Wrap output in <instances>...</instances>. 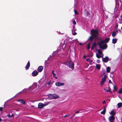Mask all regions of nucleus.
Instances as JSON below:
<instances>
[{
  "label": "nucleus",
  "mask_w": 122,
  "mask_h": 122,
  "mask_svg": "<svg viewBox=\"0 0 122 122\" xmlns=\"http://www.w3.org/2000/svg\"><path fill=\"white\" fill-rule=\"evenodd\" d=\"M91 34L92 35L88 38V41L90 40L92 41H93L94 38L97 39L98 36L99 34V33L97 29H92L91 31Z\"/></svg>",
  "instance_id": "f257e3e1"
},
{
  "label": "nucleus",
  "mask_w": 122,
  "mask_h": 122,
  "mask_svg": "<svg viewBox=\"0 0 122 122\" xmlns=\"http://www.w3.org/2000/svg\"><path fill=\"white\" fill-rule=\"evenodd\" d=\"M97 44L100 49H105L107 48V45L106 43H104L103 40H101L97 42Z\"/></svg>",
  "instance_id": "f03ea898"
},
{
  "label": "nucleus",
  "mask_w": 122,
  "mask_h": 122,
  "mask_svg": "<svg viewBox=\"0 0 122 122\" xmlns=\"http://www.w3.org/2000/svg\"><path fill=\"white\" fill-rule=\"evenodd\" d=\"M63 64L69 66L70 68L72 69H74V63L71 61H66L65 62L63 63Z\"/></svg>",
  "instance_id": "7ed1b4c3"
},
{
  "label": "nucleus",
  "mask_w": 122,
  "mask_h": 122,
  "mask_svg": "<svg viewBox=\"0 0 122 122\" xmlns=\"http://www.w3.org/2000/svg\"><path fill=\"white\" fill-rule=\"evenodd\" d=\"M37 84L36 83H34L31 86L29 87V90L31 92L34 93L37 89Z\"/></svg>",
  "instance_id": "20e7f679"
},
{
  "label": "nucleus",
  "mask_w": 122,
  "mask_h": 122,
  "mask_svg": "<svg viewBox=\"0 0 122 122\" xmlns=\"http://www.w3.org/2000/svg\"><path fill=\"white\" fill-rule=\"evenodd\" d=\"M107 76L105 75H104L103 77L102 78L101 81L100 82V84L101 85L103 84L107 79Z\"/></svg>",
  "instance_id": "39448f33"
},
{
  "label": "nucleus",
  "mask_w": 122,
  "mask_h": 122,
  "mask_svg": "<svg viewBox=\"0 0 122 122\" xmlns=\"http://www.w3.org/2000/svg\"><path fill=\"white\" fill-rule=\"evenodd\" d=\"M49 97L50 98L52 99H56L59 97L58 95L55 94H50Z\"/></svg>",
  "instance_id": "423d86ee"
},
{
  "label": "nucleus",
  "mask_w": 122,
  "mask_h": 122,
  "mask_svg": "<svg viewBox=\"0 0 122 122\" xmlns=\"http://www.w3.org/2000/svg\"><path fill=\"white\" fill-rule=\"evenodd\" d=\"M102 60L103 62L107 63L109 60V58L107 56H106L105 58L102 57Z\"/></svg>",
  "instance_id": "0eeeda50"
},
{
  "label": "nucleus",
  "mask_w": 122,
  "mask_h": 122,
  "mask_svg": "<svg viewBox=\"0 0 122 122\" xmlns=\"http://www.w3.org/2000/svg\"><path fill=\"white\" fill-rule=\"evenodd\" d=\"M38 74V72L34 70V71L31 74L32 76H36Z\"/></svg>",
  "instance_id": "6e6552de"
},
{
  "label": "nucleus",
  "mask_w": 122,
  "mask_h": 122,
  "mask_svg": "<svg viewBox=\"0 0 122 122\" xmlns=\"http://www.w3.org/2000/svg\"><path fill=\"white\" fill-rule=\"evenodd\" d=\"M115 119L114 116L113 115H112L109 117L108 120L109 121H114Z\"/></svg>",
  "instance_id": "1a4fd4ad"
},
{
  "label": "nucleus",
  "mask_w": 122,
  "mask_h": 122,
  "mask_svg": "<svg viewBox=\"0 0 122 122\" xmlns=\"http://www.w3.org/2000/svg\"><path fill=\"white\" fill-rule=\"evenodd\" d=\"M43 67L42 66H39L37 70L39 72H41L42 71Z\"/></svg>",
  "instance_id": "9d476101"
},
{
  "label": "nucleus",
  "mask_w": 122,
  "mask_h": 122,
  "mask_svg": "<svg viewBox=\"0 0 122 122\" xmlns=\"http://www.w3.org/2000/svg\"><path fill=\"white\" fill-rule=\"evenodd\" d=\"M97 46V45L95 42L93 43L92 45V46L91 48V50H94V47H96Z\"/></svg>",
  "instance_id": "9b49d317"
},
{
  "label": "nucleus",
  "mask_w": 122,
  "mask_h": 122,
  "mask_svg": "<svg viewBox=\"0 0 122 122\" xmlns=\"http://www.w3.org/2000/svg\"><path fill=\"white\" fill-rule=\"evenodd\" d=\"M64 84L63 83L60 82H57L56 83V85L58 86H63L64 85Z\"/></svg>",
  "instance_id": "f8f14e48"
},
{
  "label": "nucleus",
  "mask_w": 122,
  "mask_h": 122,
  "mask_svg": "<svg viewBox=\"0 0 122 122\" xmlns=\"http://www.w3.org/2000/svg\"><path fill=\"white\" fill-rule=\"evenodd\" d=\"M44 104L41 103H40L38 105V108H41L44 107Z\"/></svg>",
  "instance_id": "ddd939ff"
},
{
  "label": "nucleus",
  "mask_w": 122,
  "mask_h": 122,
  "mask_svg": "<svg viewBox=\"0 0 122 122\" xmlns=\"http://www.w3.org/2000/svg\"><path fill=\"white\" fill-rule=\"evenodd\" d=\"M30 66V63L29 61H28V63L26 65L25 68L27 70L29 69Z\"/></svg>",
  "instance_id": "4468645a"
},
{
  "label": "nucleus",
  "mask_w": 122,
  "mask_h": 122,
  "mask_svg": "<svg viewBox=\"0 0 122 122\" xmlns=\"http://www.w3.org/2000/svg\"><path fill=\"white\" fill-rule=\"evenodd\" d=\"M17 101L19 102L20 103H22L24 104H25L26 102L25 101L23 100L19 99Z\"/></svg>",
  "instance_id": "2eb2a0df"
},
{
  "label": "nucleus",
  "mask_w": 122,
  "mask_h": 122,
  "mask_svg": "<svg viewBox=\"0 0 122 122\" xmlns=\"http://www.w3.org/2000/svg\"><path fill=\"white\" fill-rule=\"evenodd\" d=\"M110 40V38H109L107 37L104 40H103V41L104 43H107Z\"/></svg>",
  "instance_id": "dca6fc26"
},
{
  "label": "nucleus",
  "mask_w": 122,
  "mask_h": 122,
  "mask_svg": "<svg viewBox=\"0 0 122 122\" xmlns=\"http://www.w3.org/2000/svg\"><path fill=\"white\" fill-rule=\"evenodd\" d=\"M116 114V113L115 112H114V110H112L110 113V114L112 115H113L114 116Z\"/></svg>",
  "instance_id": "f3484780"
},
{
  "label": "nucleus",
  "mask_w": 122,
  "mask_h": 122,
  "mask_svg": "<svg viewBox=\"0 0 122 122\" xmlns=\"http://www.w3.org/2000/svg\"><path fill=\"white\" fill-rule=\"evenodd\" d=\"M106 108L105 107L104 108L103 110L101 112V114H105V113L106 112Z\"/></svg>",
  "instance_id": "a211bd4d"
},
{
  "label": "nucleus",
  "mask_w": 122,
  "mask_h": 122,
  "mask_svg": "<svg viewBox=\"0 0 122 122\" xmlns=\"http://www.w3.org/2000/svg\"><path fill=\"white\" fill-rule=\"evenodd\" d=\"M122 106V103L121 102H119L117 104V106L118 108L121 107Z\"/></svg>",
  "instance_id": "6ab92c4d"
},
{
  "label": "nucleus",
  "mask_w": 122,
  "mask_h": 122,
  "mask_svg": "<svg viewBox=\"0 0 122 122\" xmlns=\"http://www.w3.org/2000/svg\"><path fill=\"white\" fill-rule=\"evenodd\" d=\"M84 13L85 14L87 15H88L90 14L89 11L87 10H85Z\"/></svg>",
  "instance_id": "aec40b11"
},
{
  "label": "nucleus",
  "mask_w": 122,
  "mask_h": 122,
  "mask_svg": "<svg viewBox=\"0 0 122 122\" xmlns=\"http://www.w3.org/2000/svg\"><path fill=\"white\" fill-rule=\"evenodd\" d=\"M117 39H113L112 40V43L113 44H115L116 43L117 41Z\"/></svg>",
  "instance_id": "412c9836"
},
{
  "label": "nucleus",
  "mask_w": 122,
  "mask_h": 122,
  "mask_svg": "<svg viewBox=\"0 0 122 122\" xmlns=\"http://www.w3.org/2000/svg\"><path fill=\"white\" fill-rule=\"evenodd\" d=\"M96 68L98 70H100L101 68L100 65L98 64L96 65Z\"/></svg>",
  "instance_id": "4be33fe9"
},
{
  "label": "nucleus",
  "mask_w": 122,
  "mask_h": 122,
  "mask_svg": "<svg viewBox=\"0 0 122 122\" xmlns=\"http://www.w3.org/2000/svg\"><path fill=\"white\" fill-rule=\"evenodd\" d=\"M104 89L106 92H108L111 91V89L110 87H108V90L106 89Z\"/></svg>",
  "instance_id": "5701e85b"
},
{
  "label": "nucleus",
  "mask_w": 122,
  "mask_h": 122,
  "mask_svg": "<svg viewBox=\"0 0 122 122\" xmlns=\"http://www.w3.org/2000/svg\"><path fill=\"white\" fill-rule=\"evenodd\" d=\"M97 50V52L99 54H100V55H101L102 54V51L101 50H100V49H99Z\"/></svg>",
  "instance_id": "b1692460"
},
{
  "label": "nucleus",
  "mask_w": 122,
  "mask_h": 122,
  "mask_svg": "<svg viewBox=\"0 0 122 122\" xmlns=\"http://www.w3.org/2000/svg\"><path fill=\"white\" fill-rule=\"evenodd\" d=\"M116 32L115 31H114L112 32V37H114L116 36Z\"/></svg>",
  "instance_id": "393cba45"
},
{
  "label": "nucleus",
  "mask_w": 122,
  "mask_h": 122,
  "mask_svg": "<svg viewBox=\"0 0 122 122\" xmlns=\"http://www.w3.org/2000/svg\"><path fill=\"white\" fill-rule=\"evenodd\" d=\"M110 68L109 67H108L107 68V72H109L110 71Z\"/></svg>",
  "instance_id": "a878e982"
},
{
  "label": "nucleus",
  "mask_w": 122,
  "mask_h": 122,
  "mask_svg": "<svg viewBox=\"0 0 122 122\" xmlns=\"http://www.w3.org/2000/svg\"><path fill=\"white\" fill-rule=\"evenodd\" d=\"M49 104V102H44V106H45L47 105L48 104Z\"/></svg>",
  "instance_id": "bb28decb"
},
{
  "label": "nucleus",
  "mask_w": 122,
  "mask_h": 122,
  "mask_svg": "<svg viewBox=\"0 0 122 122\" xmlns=\"http://www.w3.org/2000/svg\"><path fill=\"white\" fill-rule=\"evenodd\" d=\"M118 92L120 93H122V88H121L118 91Z\"/></svg>",
  "instance_id": "cd10ccee"
},
{
  "label": "nucleus",
  "mask_w": 122,
  "mask_h": 122,
  "mask_svg": "<svg viewBox=\"0 0 122 122\" xmlns=\"http://www.w3.org/2000/svg\"><path fill=\"white\" fill-rule=\"evenodd\" d=\"M74 12L75 13L76 15H78L79 14V13L76 10H74Z\"/></svg>",
  "instance_id": "c85d7f7f"
},
{
  "label": "nucleus",
  "mask_w": 122,
  "mask_h": 122,
  "mask_svg": "<svg viewBox=\"0 0 122 122\" xmlns=\"http://www.w3.org/2000/svg\"><path fill=\"white\" fill-rule=\"evenodd\" d=\"M90 44L89 43H88V45L87 46V49H89L90 48Z\"/></svg>",
  "instance_id": "c756f323"
},
{
  "label": "nucleus",
  "mask_w": 122,
  "mask_h": 122,
  "mask_svg": "<svg viewBox=\"0 0 122 122\" xmlns=\"http://www.w3.org/2000/svg\"><path fill=\"white\" fill-rule=\"evenodd\" d=\"M96 56L98 58H100L101 57V56H100L99 54H97L96 55Z\"/></svg>",
  "instance_id": "7c9ffc66"
},
{
  "label": "nucleus",
  "mask_w": 122,
  "mask_h": 122,
  "mask_svg": "<svg viewBox=\"0 0 122 122\" xmlns=\"http://www.w3.org/2000/svg\"><path fill=\"white\" fill-rule=\"evenodd\" d=\"M118 26V25L117 23L115 25V28L116 29H117Z\"/></svg>",
  "instance_id": "2f4dec72"
},
{
  "label": "nucleus",
  "mask_w": 122,
  "mask_h": 122,
  "mask_svg": "<svg viewBox=\"0 0 122 122\" xmlns=\"http://www.w3.org/2000/svg\"><path fill=\"white\" fill-rule=\"evenodd\" d=\"M73 23L74 25H75L76 24V23L75 20H73Z\"/></svg>",
  "instance_id": "473e14b6"
},
{
  "label": "nucleus",
  "mask_w": 122,
  "mask_h": 122,
  "mask_svg": "<svg viewBox=\"0 0 122 122\" xmlns=\"http://www.w3.org/2000/svg\"><path fill=\"white\" fill-rule=\"evenodd\" d=\"M52 75H53V77H55V78L56 79L57 78V77L55 76H56V74H55L54 73Z\"/></svg>",
  "instance_id": "72a5a7b5"
},
{
  "label": "nucleus",
  "mask_w": 122,
  "mask_h": 122,
  "mask_svg": "<svg viewBox=\"0 0 122 122\" xmlns=\"http://www.w3.org/2000/svg\"><path fill=\"white\" fill-rule=\"evenodd\" d=\"M51 83V81H49L47 83V84L48 85H50Z\"/></svg>",
  "instance_id": "f704fd0d"
},
{
  "label": "nucleus",
  "mask_w": 122,
  "mask_h": 122,
  "mask_svg": "<svg viewBox=\"0 0 122 122\" xmlns=\"http://www.w3.org/2000/svg\"><path fill=\"white\" fill-rule=\"evenodd\" d=\"M70 115V114H68L65 115L64 117H69Z\"/></svg>",
  "instance_id": "c9c22d12"
},
{
  "label": "nucleus",
  "mask_w": 122,
  "mask_h": 122,
  "mask_svg": "<svg viewBox=\"0 0 122 122\" xmlns=\"http://www.w3.org/2000/svg\"><path fill=\"white\" fill-rule=\"evenodd\" d=\"M75 114H76V113H75V114H73V115L72 116H71V119H72V118H73V117L75 115Z\"/></svg>",
  "instance_id": "e433bc0d"
},
{
  "label": "nucleus",
  "mask_w": 122,
  "mask_h": 122,
  "mask_svg": "<svg viewBox=\"0 0 122 122\" xmlns=\"http://www.w3.org/2000/svg\"><path fill=\"white\" fill-rule=\"evenodd\" d=\"M3 108L2 107H0V111H2L3 110Z\"/></svg>",
  "instance_id": "4c0bfd02"
},
{
  "label": "nucleus",
  "mask_w": 122,
  "mask_h": 122,
  "mask_svg": "<svg viewBox=\"0 0 122 122\" xmlns=\"http://www.w3.org/2000/svg\"><path fill=\"white\" fill-rule=\"evenodd\" d=\"M114 88L115 91H116L117 90V89L116 88V86H114Z\"/></svg>",
  "instance_id": "58836bf2"
},
{
  "label": "nucleus",
  "mask_w": 122,
  "mask_h": 122,
  "mask_svg": "<svg viewBox=\"0 0 122 122\" xmlns=\"http://www.w3.org/2000/svg\"><path fill=\"white\" fill-rule=\"evenodd\" d=\"M106 102L105 100H104L102 102V103L103 104H105L106 103Z\"/></svg>",
  "instance_id": "ea45409f"
},
{
  "label": "nucleus",
  "mask_w": 122,
  "mask_h": 122,
  "mask_svg": "<svg viewBox=\"0 0 122 122\" xmlns=\"http://www.w3.org/2000/svg\"><path fill=\"white\" fill-rule=\"evenodd\" d=\"M115 32H116V34L118 33V31L117 30V29H116V31Z\"/></svg>",
  "instance_id": "a19ab883"
},
{
  "label": "nucleus",
  "mask_w": 122,
  "mask_h": 122,
  "mask_svg": "<svg viewBox=\"0 0 122 122\" xmlns=\"http://www.w3.org/2000/svg\"><path fill=\"white\" fill-rule=\"evenodd\" d=\"M77 34V33L76 32H74L73 33V35L74 36Z\"/></svg>",
  "instance_id": "79ce46f5"
},
{
  "label": "nucleus",
  "mask_w": 122,
  "mask_h": 122,
  "mask_svg": "<svg viewBox=\"0 0 122 122\" xmlns=\"http://www.w3.org/2000/svg\"><path fill=\"white\" fill-rule=\"evenodd\" d=\"M90 58H88L86 59V61H90Z\"/></svg>",
  "instance_id": "37998d69"
},
{
  "label": "nucleus",
  "mask_w": 122,
  "mask_h": 122,
  "mask_svg": "<svg viewBox=\"0 0 122 122\" xmlns=\"http://www.w3.org/2000/svg\"><path fill=\"white\" fill-rule=\"evenodd\" d=\"M97 62L98 63H99L100 62V60H99V59L97 60Z\"/></svg>",
  "instance_id": "c03bdc74"
},
{
  "label": "nucleus",
  "mask_w": 122,
  "mask_h": 122,
  "mask_svg": "<svg viewBox=\"0 0 122 122\" xmlns=\"http://www.w3.org/2000/svg\"><path fill=\"white\" fill-rule=\"evenodd\" d=\"M109 82L111 84H112V82L110 80H109Z\"/></svg>",
  "instance_id": "a18cd8bd"
},
{
  "label": "nucleus",
  "mask_w": 122,
  "mask_h": 122,
  "mask_svg": "<svg viewBox=\"0 0 122 122\" xmlns=\"http://www.w3.org/2000/svg\"><path fill=\"white\" fill-rule=\"evenodd\" d=\"M7 116L9 117H10V114H8L7 115Z\"/></svg>",
  "instance_id": "49530a36"
},
{
  "label": "nucleus",
  "mask_w": 122,
  "mask_h": 122,
  "mask_svg": "<svg viewBox=\"0 0 122 122\" xmlns=\"http://www.w3.org/2000/svg\"><path fill=\"white\" fill-rule=\"evenodd\" d=\"M14 116V115L13 114H12L11 115H10V117H13Z\"/></svg>",
  "instance_id": "de8ad7c7"
},
{
  "label": "nucleus",
  "mask_w": 122,
  "mask_h": 122,
  "mask_svg": "<svg viewBox=\"0 0 122 122\" xmlns=\"http://www.w3.org/2000/svg\"><path fill=\"white\" fill-rule=\"evenodd\" d=\"M54 71L53 70L52 71V74H53L54 73Z\"/></svg>",
  "instance_id": "09e8293b"
},
{
  "label": "nucleus",
  "mask_w": 122,
  "mask_h": 122,
  "mask_svg": "<svg viewBox=\"0 0 122 122\" xmlns=\"http://www.w3.org/2000/svg\"><path fill=\"white\" fill-rule=\"evenodd\" d=\"M79 44V45H83V44L81 43H80Z\"/></svg>",
  "instance_id": "8fccbe9b"
},
{
  "label": "nucleus",
  "mask_w": 122,
  "mask_h": 122,
  "mask_svg": "<svg viewBox=\"0 0 122 122\" xmlns=\"http://www.w3.org/2000/svg\"><path fill=\"white\" fill-rule=\"evenodd\" d=\"M79 111H77L76 112V113H79Z\"/></svg>",
  "instance_id": "3c124183"
},
{
  "label": "nucleus",
  "mask_w": 122,
  "mask_h": 122,
  "mask_svg": "<svg viewBox=\"0 0 122 122\" xmlns=\"http://www.w3.org/2000/svg\"><path fill=\"white\" fill-rule=\"evenodd\" d=\"M90 61L91 62H92V60H90V61Z\"/></svg>",
  "instance_id": "603ef678"
},
{
  "label": "nucleus",
  "mask_w": 122,
  "mask_h": 122,
  "mask_svg": "<svg viewBox=\"0 0 122 122\" xmlns=\"http://www.w3.org/2000/svg\"><path fill=\"white\" fill-rule=\"evenodd\" d=\"M75 26L74 25L73 26V29H74L75 28Z\"/></svg>",
  "instance_id": "864d4df0"
},
{
  "label": "nucleus",
  "mask_w": 122,
  "mask_h": 122,
  "mask_svg": "<svg viewBox=\"0 0 122 122\" xmlns=\"http://www.w3.org/2000/svg\"><path fill=\"white\" fill-rule=\"evenodd\" d=\"M86 57V56H83V57L84 58H85Z\"/></svg>",
  "instance_id": "5fc2aeb1"
},
{
  "label": "nucleus",
  "mask_w": 122,
  "mask_h": 122,
  "mask_svg": "<svg viewBox=\"0 0 122 122\" xmlns=\"http://www.w3.org/2000/svg\"><path fill=\"white\" fill-rule=\"evenodd\" d=\"M2 121V119L1 118H0V122L1 121Z\"/></svg>",
  "instance_id": "6e6d98bb"
},
{
  "label": "nucleus",
  "mask_w": 122,
  "mask_h": 122,
  "mask_svg": "<svg viewBox=\"0 0 122 122\" xmlns=\"http://www.w3.org/2000/svg\"><path fill=\"white\" fill-rule=\"evenodd\" d=\"M109 121L110 122H114V121Z\"/></svg>",
  "instance_id": "4d7b16f0"
},
{
  "label": "nucleus",
  "mask_w": 122,
  "mask_h": 122,
  "mask_svg": "<svg viewBox=\"0 0 122 122\" xmlns=\"http://www.w3.org/2000/svg\"><path fill=\"white\" fill-rule=\"evenodd\" d=\"M110 93H112V91H110Z\"/></svg>",
  "instance_id": "13d9d810"
},
{
  "label": "nucleus",
  "mask_w": 122,
  "mask_h": 122,
  "mask_svg": "<svg viewBox=\"0 0 122 122\" xmlns=\"http://www.w3.org/2000/svg\"><path fill=\"white\" fill-rule=\"evenodd\" d=\"M121 29L122 30V27H121Z\"/></svg>",
  "instance_id": "bf43d9fd"
},
{
  "label": "nucleus",
  "mask_w": 122,
  "mask_h": 122,
  "mask_svg": "<svg viewBox=\"0 0 122 122\" xmlns=\"http://www.w3.org/2000/svg\"><path fill=\"white\" fill-rule=\"evenodd\" d=\"M103 57V56H101V57H102H102Z\"/></svg>",
  "instance_id": "052dcab7"
},
{
  "label": "nucleus",
  "mask_w": 122,
  "mask_h": 122,
  "mask_svg": "<svg viewBox=\"0 0 122 122\" xmlns=\"http://www.w3.org/2000/svg\"><path fill=\"white\" fill-rule=\"evenodd\" d=\"M119 31H121V30H119Z\"/></svg>",
  "instance_id": "680f3d73"
},
{
  "label": "nucleus",
  "mask_w": 122,
  "mask_h": 122,
  "mask_svg": "<svg viewBox=\"0 0 122 122\" xmlns=\"http://www.w3.org/2000/svg\"><path fill=\"white\" fill-rule=\"evenodd\" d=\"M76 30H74V31H76Z\"/></svg>",
  "instance_id": "e2e57ef3"
},
{
  "label": "nucleus",
  "mask_w": 122,
  "mask_h": 122,
  "mask_svg": "<svg viewBox=\"0 0 122 122\" xmlns=\"http://www.w3.org/2000/svg\"><path fill=\"white\" fill-rule=\"evenodd\" d=\"M21 92H19V93H21Z\"/></svg>",
  "instance_id": "0e129e2a"
},
{
  "label": "nucleus",
  "mask_w": 122,
  "mask_h": 122,
  "mask_svg": "<svg viewBox=\"0 0 122 122\" xmlns=\"http://www.w3.org/2000/svg\"><path fill=\"white\" fill-rule=\"evenodd\" d=\"M88 56V57H89V56Z\"/></svg>",
  "instance_id": "69168bd1"
}]
</instances>
